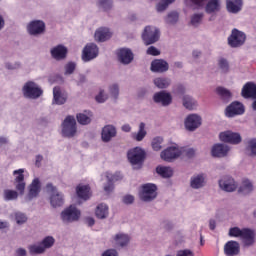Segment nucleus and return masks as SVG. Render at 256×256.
Returning <instances> with one entry per match:
<instances>
[{"label": "nucleus", "mask_w": 256, "mask_h": 256, "mask_svg": "<svg viewBox=\"0 0 256 256\" xmlns=\"http://www.w3.org/2000/svg\"><path fill=\"white\" fill-rule=\"evenodd\" d=\"M179 21V13L177 12H171L168 14L166 22L170 25H173L174 23H177Z\"/></svg>", "instance_id": "48"}, {"label": "nucleus", "mask_w": 256, "mask_h": 256, "mask_svg": "<svg viewBox=\"0 0 256 256\" xmlns=\"http://www.w3.org/2000/svg\"><path fill=\"white\" fill-rule=\"evenodd\" d=\"M160 157L161 159H163V161H167L168 163H171L173 159H177V157H181V151L179 150V148L175 146H171L163 150L160 154Z\"/></svg>", "instance_id": "12"}, {"label": "nucleus", "mask_w": 256, "mask_h": 256, "mask_svg": "<svg viewBox=\"0 0 256 256\" xmlns=\"http://www.w3.org/2000/svg\"><path fill=\"white\" fill-rule=\"evenodd\" d=\"M95 215L97 219H107V217L109 216V206L103 203L99 204L96 207Z\"/></svg>", "instance_id": "33"}, {"label": "nucleus", "mask_w": 256, "mask_h": 256, "mask_svg": "<svg viewBox=\"0 0 256 256\" xmlns=\"http://www.w3.org/2000/svg\"><path fill=\"white\" fill-rule=\"evenodd\" d=\"M244 99H256V84L253 82H247L241 92Z\"/></svg>", "instance_id": "20"}, {"label": "nucleus", "mask_w": 256, "mask_h": 256, "mask_svg": "<svg viewBox=\"0 0 256 256\" xmlns=\"http://www.w3.org/2000/svg\"><path fill=\"white\" fill-rule=\"evenodd\" d=\"M76 193L79 199H83V201H87L91 199V187L89 185H79L76 187Z\"/></svg>", "instance_id": "31"}, {"label": "nucleus", "mask_w": 256, "mask_h": 256, "mask_svg": "<svg viewBox=\"0 0 256 256\" xmlns=\"http://www.w3.org/2000/svg\"><path fill=\"white\" fill-rule=\"evenodd\" d=\"M109 91L114 99H117V97H119V85L113 84L112 86H110Z\"/></svg>", "instance_id": "54"}, {"label": "nucleus", "mask_w": 256, "mask_h": 256, "mask_svg": "<svg viewBox=\"0 0 256 256\" xmlns=\"http://www.w3.org/2000/svg\"><path fill=\"white\" fill-rule=\"evenodd\" d=\"M219 137L223 143H231L232 145L241 143V135L232 131L221 132Z\"/></svg>", "instance_id": "11"}, {"label": "nucleus", "mask_w": 256, "mask_h": 256, "mask_svg": "<svg viewBox=\"0 0 256 256\" xmlns=\"http://www.w3.org/2000/svg\"><path fill=\"white\" fill-rule=\"evenodd\" d=\"M53 103L55 105H65L67 103V94L62 93L59 86L53 88Z\"/></svg>", "instance_id": "25"}, {"label": "nucleus", "mask_w": 256, "mask_h": 256, "mask_svg": "<svg viewBox=\"0 0 256 256\" xmlns=\"http://www.w3.org/2000/svg\"><path fill=\"white\" fill-rule=\"evenodd\" d=\"M251 191H253V184L249 180H244L238 189V192L244 195L251 193Z\"/></svg>", "instance_id": "40"}, {"label": "nucleus", "mask_w": 256, "mask_h": 256, "mask_svg": "<svg viewBox=\"0 0 256 256\" xmlns=\"http://www.w3.org/2000/svg\"><path fill=\"white\" fill-rule=\"evenodd\" d=\"M219 187L227 193H233L237 189V182L230 176H225L219 181Z\"/></svg>", "instance_id": "13"}, {"label": "nucleus", "mask_w": 256, "mask_h": 256, "mask_svg": "<svg viewBox=\"0 0 256 256\" xmlns=\"http://www.w3.org/2000/svg\"><path fill=\"white\" fill-rule=\"evenodd\" d=\"M28 32L30 35H41L45 33V22L41 20H34L28 25Z\"/></svg>", "instance_id": "16"}, {"label": "nucleus", "mask_w": 256, "mask_h": 256, "mask_svg": "<svg viewBox=\"0 0 256 256\" xmlns=\"http://www.w3.org/2000/svg\"><path fill=\"white\" fill-rule=\"evenodd\" d=\"M183 106L186 109H189V111H193V109H195V107H197V102H195V100L193 98H191L190 96H184L183 97Z\"/></svg>", "instance_id": "42"}, {"label": "nucleus", "mask_w": 256, "mask_h": 256, "mask_svg": "<svg viewBox=\"0 0 256 256\" xmlns=\"http://www.w3.org/2000/svg\"><path fill=\"white\" fill-rule=\"evenodd\" d=\"M99 55V48L94 44H87L82 52V60L87 63L88 61H92Z\"/></svg>", "instance_id": "10"}, {"label": "nucleus", "mask_w": 256, "mask_h": 256, "mask_svg": "<svg viewBox=\"0 0 256 256\" xmlns=\"http://www.w3.org/2000/svg\"><path fill=\"white\" fill-rule=\"evenodd\" d=\"M186 157H188L189 159H191V157H195V149L190 148L186 150Z\"/></svg>", "instance_id": "63"}, {"label": "nucleus", "mask_w": 256, "mask_h": 256, "mask_svg": "<svg viewBox=\"0 0 256 256\" xmlns=\"http://www.w3.org/2000/svg\"><path fill=\"white\" fill-rule=\"evenodd\" d=\"M245 113V107L240 102H232L226 108L227 117H235V115H243Z\"/></svg>", "instance_id": "15"}, {"label": "nucleus", "mask_w": 256, "mask_h": 256, "mask_svg": "<svg viewBox=\"0 0 256 256\" xmlns=\"http://www.w3.org/2000/svg\"><path fill=\"white\" fill-rule=\"evenodd\" d=\"M241 251V246L239 242L230 240L224 245V253L226 256L239 255Z\"/></svg>", "instance_id": "17"}, {"label": "nucleus", "mask_w": 256, "mask_h": 256, "mask_svg": "<svg viewBox=\"0 0 256 256\" xmlns=\"http://www.w3.org/2000/svg\"><path fill=\"white\" fill-rule=\"evenodd\" d=\"M91 117H93V114L91 112L85 113H78L76 115V119L80 125H89L91 123Z\"/></svg>", "instance_id": "36"}, {"label": "nucleus", "mask_w": 256, "mask_h": 256, "mask_svg": "<svg viewBox=\"0 0 256 256\" xmlns=\"http://www.w3.org/2000/svg\"><path fill=\"white\" fill-rule=\"evenodd\" d=\"M157 197V186L155 184H144L142 186V192L140 194V199L142 201H153Z\"/></svg>", "instance_id": "8"}, {"label": "nucleus", "mask_w": 256, "mask_h": 256, "mask_svg": "<svg viewBox=\"0 0 256 256\" xmlns=\"http://www.w3.org/2000/svg\"><path fill=\"white\" fill-rule=\"evenodd\" d=\"M154 102L155 103H161L164 107H167V105H171L173 98L171 97V94L161 91L154 94Z\"/></svg>", "instance_id": "22"}, {"label": "nucleus", "mask_w": 256, "mask_h": 256, "mask_svg": "<svg viewBox=\"0 0 256 256\" xmlns=\"http://www.w3.org/2000/svg\"><path fill=\"white\" fill-rule=\"evenodd\" d=\"M151 71L154 73H165L169 71V63L163 59L153 60L151 63Z\"/></svg>", "instance_id": "21"}, {"label": "nucleus", "mask_w": 256, "mask_h": 256, "mask_svg": "<svg viewBox=\"0 0 256 256\" xmlns=\"http://www.w3.org/2000/svg\"><path fill=\"white\" fill-rule=\"evenodd\" d=\"M62 134L64 137H75L77 134V120L74 116H67L62 123Z\"/></svg>", "instance_id": "3"}, {"label": "nucleus", "mask_w": 256, "mask_h": 256, "mask_svg": "<svg viewBox=\"0 0 256 256\" xmlns=\"http://www.w3.org/2000/svg\"><path fill=\"white\" fill-rule=\"evenodd\" d=\"M246 153L250 157H256V139L252 138L246 142Z\"/></svg>", "instance_id": "35"}, {"label": "nucleus", "mask_w": 256, "mask_h": 256, "mask_svg": "<svg viewBox=\"0 0 256 256\" xmlns=\"http://www.w3.org/2000/svg\"><path fill=\"white\" fill-rule=\"evenodd\" d=\"M243 235V229H240L239 227H233L229 230V236L230 237H240Z\"/></svg>", "instance_id": "50"}, {"label": "nucleus", "mask_w": 256, "mask_h": 256, "mask_svg": "<svg viewBox=\"0 0 256 256\" xmlns=\"http://www.w3.org/2000/svg\"><path fill=\"white\" fill-rule=\"evenodd\" d=\"M147 55H152L153 57H157V55H161V51L157 49L155 46H150L147 49Z\"/></svg>", "instance_id": "56"}, {"label": "nucleus", "mask_w": 256, "mask_h": 256, "mask_svg": "<svg viewBox=\"0 0 256 256\" xmlns=\"http://www.w3.org/2000/svg\"><path fill=\"white\" fill-rule=\"evenodd\" d=\"M50 53L53 59H56V61H61V59H65V57H67V47L58 45L52 48Z\"/></svg>", "instance_id": "28"}, {"label": "nucleus", "mask_w": 256, "mask_h": 256, "mask_svg": "<svg viewBox=\"0 0 256 256\" xmlns=\"http://www.w3.org/2000/svg\"><path fill=\"white\" fill-rule=\"evenodd\" d=\"M23 95L27 99H39L43 95V89L33 81H28L22 88Z\"/></svg>", "instance_id": "2"}, {"label": "nucleus", "mask_w": 256, "mask_h": 256, "mask_svg": "<svg viewBox=\"0 0 256 256\" xmlns=\"http://www.w3.org/2000/svg\"><path fill=\"white\" fill-rule=\"evenodd\" d=\"M104 93V90H100L99 94L95 97L97 103H105V101H107V95Z\"/></svg>", "instance_id": "55"}, {"label": "nucleus", "mask_w": 256, "mask_h": 256, "mask_svg": "<svg viewBox=\"0 0 256 256\" xmlns=\"http://www.w3.org/2000/svg\"><path fill=\"white\" fill-rule=\"evenodd\" d=\"M146 155L145 150L140 147H135L127 153L128 161L131 165H143Z\"/></svg>", "instance_id": "5"}, {"label": "nucleus", "mask_w": 256, "mask_h": 256, "mask_svg": "<svg viewBox=\"0 0 256 256\" xmlns=\"http://www.w3.org/2000/svg\"><path fill=\"white\" fill-rule=\"evenodd\" d=\"M245 41H247V35L245 32L234 28L231 31V34L228 37V45L232 49H238L239 47H243L245 45Z\"/></svg>", "instance_id": "1"}, {"label": "nucleus", "mask_w": 256, "mask_h": 256, "mask_svg": "<svg viewBox=\"0 0 256 256\" xmlns=\"http://www.w3.org/2000/svg\"><path fill=\"white\" fill-rule=\"evenodd\" d=\"M100 7H103L104 11H108L113 5V0H99Z\"/></svg>", "instance_id": "53"}, {"label": "nucleus", "mask_w": 256, "mask_h": 256, "mask_svg": "<svg viewBox=\"0 0 256 256\" xmlns=\"http://www.w3.org/2000/svg\"><path fill=\"white\" fill-rule=\"evenodd\" d=\"M40 244H42L44 250L50 249V247H53V245H55V238H53L52 236L45 237Z\"/></svg>", "instance_id": "44"}, {"label": "nucleus", "mask_w": 256, "mask_h": 256, "mask_svg": "<svg viewBox=\"0 0 256 256\" xmlns=\"http://www.w3.org/2000/svg\"><path fill=\"white\" fill-rule=\"evenodd\" d=\"M190 1L194 5H197V7H203V5H205V1L207 0H190Z\"/></svg>", "instance_id": "62"}, {"label": "nucleus", "mask_w": 256, "mask_h": 256, "mask_svg": "<svg viewBox=\"0 0 256 256\" xmlns=\"http://www.w3.org/2000/svg\"><path fill=\"white\" fill-rule=\"evenodd\" d=\"M203 20V13L200 14H194L191 17V25L197 26L201 21Z\"/></svg>", "instance_id": "52"}, {"label": "nucleus", "mask_w": 256, "mask_h": 256, "mask_svg": "<svg viewBox=\"0 0 256 256\" xmlns=\"http://www.w3.org/2000/svg\"><path fill=\"white\" fill-rule=\"evenodd\" d=\"M154 84L158 89H167L171 85V80L169 78H156L154 79Z\"/></svg>", "instance_id": "41"}, {"label": "nucleus", "mask_w": 256, "mask_h": 256, "mask_svg": "<svg viewBox=\"0 0 256 256\" xmlns=\"http://www.w3.org/2000/svg\"><path fill=\"white\" fill-rule=\"evenodd\" d=\"M111 37H113V32L106 27L98 28L94 34V39L98 41V43H105V41H109Z\"/></svg>", "instance_id": "14"}, {"label": "nucleus", "mask_w": 256, "mask_h": 256, "mask_svg": "<svg viewBox=\"0 0 256 256\" xmlns=\"http://www.w3.org/2000/svg\"><path fill=\"white\" fill-rule=\"evenodd\" d=\"M41 193V181L35 178L29 186L28 198L35 199Z\"/></svg>", "instance_id": "26"}, {"label": "nucleus", "mask_w": 256, "mask_h": 256, "mask_svg": "<svg viewBox=\"0 0 256 256\" xmlns=\"http://www.w3.org/2000/svg\"><path fill=\"white\" fill-rule=\"evenodd\" d=\"M15 219L18 225H23V223L27 222V216L21 212L15 214Z\"/></svg>", "instance_id": "51"}, {"label": "nucleus", "mask_w": 256, "mask_h": 256, "mask_svg": "<svg viewBox=\"0 0 256 256\" xmlns=\"http://www.w3.org/2000/svg\"><path fill=\"white\" fill-rule=\"evenodd\" d=\"M162 143H163V139L161 137H155L152 140V149H153V151H161Z\"/></svg>", "instance_id": "47"}, {"label": "nucleus", "mask_w": 256, "mask_h": 256, "mask_svg": "<svg viewBox=\"0 0 256 256\" xmlns=\"http://www.w3.org/2000/svg\"><path fill=\"white\" fill-rule=\"evenodd\" d=\"M81 217V211L77 207L70 205L61 213V219L64 223H73V221H79Z\"/></svg>", "instance_id": "7"}, {"label": "nucleus", "mask_w": 256, "mask_h": 256, "mask_svg": "<svg viewBox=\"0 0 256 256\" xmlns=\"http://www.w3.org/2000/svg\"><path fill=\"white\" fill-rule=\"evenodd\" d=\"M228 13H239L243 9V0H226Z\"/></svg>", "instance_id": "29"}, {"label": "nucleus", "mask_w": 256, "mask_h": 256, "mask_svg": "<svg viewBox=\"0 0 256 256\" xmlns=\"http://www.w3.org/2000/svg\"><path fill=\"white\" fill-rule=\"evenodd\" d=\"M185 127L188 131H195V129L201 127V117L197 114L189 115L185 120Z\"/></svg>", "instance_id": "18"}, {"label": "nucleus", "mask_w": 256, "mask_h": 256, "mask_svg": "<svg viewBox=\"0 0 256 256\" xmlns=\"http://www.w3.org/2000/svg\"><path fill=\"white\" fill-rule=\"evenodd\" d=\"M25 170L24 169H18L13 171V175L15 177L14 179V185H16V189L19 191L20 195H23L25 193Z\"/></svg>", "instance_id": "9"}, {"label": "nucleus", "mask_w": 256, "mask_h": 256, "mask_svg": "<svg viewBox=\"0 0 256 256\" xmlns=\"http://www.w3.org/2000/svg\"><path fill=\"white\" fill-rule=\"evenodd\" d=\"M216 93L219 95V97H221V100L225 101L226 103L231 99V92L224 87L216 88Z\"/></svg>", "instance_id": "39"}, {"label": "nucleus", "mask_w": 256, "mask_h": 256, "mask_svg": "<svg viewBox=\"0 0 256 256\" xmlns=\"http://www.w3.org/2000/svg\"><path fill=\"white\" fill-rule=\"evenodd\" d=\"M117 55L120 63H123L124 65H129V63L133 61V52L130 49L121 48L118 50Z\"/></svg>", "instance_id": "23"}, {"label": "nucleus", "mask_w": 256, "mask_h": 256, "mask_svg": "<svg viewBox=\"0 0 256 256\" xmlns=\"http://www.w3.org/2000/svg\"><path fill=\"white\" fill-rule=\"evenodd\" d=\"M129 241H131L129 235L119 233L114 237V246L116 249H123V247H127V245H129Z\"/></svg>", "instance_id": "24"}, {"label": "nucleus", "mask_w": 256, "mask_h": 256, "mask_svg": "<svg viewBox=\"0 0 256 256\" xmlns=\"http://www.w3.org/2000/svg\"><path fill=\"white\" fill-rule=\"evenodd\" d=\"M117 135V130L113 127V125H107L102 129V141L104 143H108L111 141L113 137Z\"/></svg>", "instance_id": "30"}, {"label": "nucleus", "mask_w": 256, "mask_h": 256, "mask_svg": "<svg viewBox=\"0 0 256 256\" xmlns=\"http://www.w3.org/2000/svg\"><path fill=\"white\" fill-rule=\"evenodd\" d=\"M212 157H227L229 146L224 144H215L211 150Z\"/></svg>", "instance_id": "27"}, {"label": "nucleus", "mask_w": 256, "mask_h": 256, "mask_svg": "<svg viewBox=\"0 0 256 256\" xmlns=\"http://www.w3.org/2000/svg\"><path fill=\"white\" fill-rule=\"evenodd\" d=\"M113 189H114L113 180L109 179L108 184L104 186V191H106V193H111Z\"/></svg>", "instance_id": "60"}, {"label": "nucleus", "mask_w": 256, "mask_h": 256, "mask_svg": "<svg viewBox=\"0 0 256 256\" xmlns=\"http://www.w3.org/2000/svg\"><path fill=\"white\" fill-rule=\"evenodd\" d=\"M146 136H147V131L145 130V123L141 122L139 125L138 132L134 133L132 137L133 139H135V141H143V139H145Z\"/></svg>", "instance_id": "38"}, {"label": "nucleus", "mask_w": 256, "mask_h": 256, "mask_svg": "<svg viewBox=\"0 0 256 256\" xmlns=\"http://www.w3.org/2000/svg\"><path fill=\"white\" fill-rule=\"evenodd\" d=\"M218 66L222 73H229V62L225 58H220L218 60Z\"/></svg>", "instance_id": "46"}, {"label": "nucleus", "mask_w": 256, "mask_h": 256, "mask_svg": "<svg viewBox=\"0 0 256 256\" xmlns=\"http://www.w3.org/2000/svg\"><path fill=\"white\" fill-rule=\"evenodd\" d=\"M29 252L31 253V255H40L41 253H45V248L40 243V245L30 246L29 247Z\"/></svg>", "instance_id": "43"}, {"label": "nucleus", "mask_w": 256, "mask_h": 256, "mask_svg": "<svg viewBox=\"0 0 256 256\" xmlns=\"http://www.w3.org/2000/svg\"><path fill=\"white\" fill-rule=\"evenodd\" d=\"M102 256H119V254L117 253V250L115 249H109V250H106Z\"/></svg>", "instance_id": "61"}, {"label": "nucleus", "mask_w": 256, "mask_h": 256, "mask_svg": "<svg viewBox=\"0 0 256 256\" xmlns=\"http://www.w3.org/2000/svg\"><path fill=\"white\" fill-rule=\"evenodd\" d=\"M176 256H195V253H193V251H191L190 249H185L179 250Z\"/></svg>", "instance_id": "57"}, {"label": "nucleus", "mask_w": 256, "mask_h": 256, "mask_svg": "<svg viewBox=\"0 0 256 256\" xmlns=\"http://www.w3.org/2000/svg\"><path fill=\"white\" fill-rule=\"evenodd\" d=\"M46 189L49 193H52L50 196V205L54 208L62 207L65 200L63 199V194L57 192V188L53 184L48 183Z\"/></svg>", "instance_id": "6"}, {"label": "nucleus", "mask_w": 256, "mask_h": 256, "mask_svg": "<svg viewBox=\"0 0 256 256\" xmlns=\"http://www.w3.org/2000/svg\"><path fill=\"white\" fill-rule=\"evenodd\" d=\"M240 239H242L244 247H251V245L255 244V231L244 228Z\"/></svg>", "instance_id": "19"}, {"label": "nucleus", "mask_w": 256, "mask_h": 256, "mask_svg": "<svg viewBox=\"0 0 256 256\" xmlns=\"http://www.w3.org/2000/svg\"><path fill=\"white\" fill-rule=\"evenodd\" d=\"M133 201H135V197H133V195H126L123 197V203H125V205H131Z\"/></svg>", "instance_id": "58"}, {"label": "nucleus", "mask_w": 256, "mask_h": 256, "mask_svg": "<svg viewBox=\"0 0 256 256\" xmlns=\"http://www.w3.org/2000/svg\"><path fill=\"white\" fill-rule=\"evenodd\" d=\"M19 194L15 190H5L4 191V199L5 201H13V199H17Z\"/></svg>", "instance_id": "45"}, {"label": "nucleus", "mask_w": 256, "mask_h": 256, "mask_svg": "<svg viewBox=\"0 0 256 256\" xmlns=\"http://www.w3.org/2000/svg\"><path fill=\"white\" fill-rule=\"evenodd\" d=\"M156 173L163 177L164 179H169V177H173V169L171 167L158 166L156 168Z\"/></svg>", "instance_id": "34"}, {"label": "nucleus", "mask_w": 256, "mask_h": 256, "mask_svg": "<svg viewBox=\"0 0 256 256\" xmlns=\"http://www.w3.org/2000/svg\"><path fill=\"white\" fill-rule=\"evenodd\" d=\"M167 7H169V2L163 0V2H161L157 5V11H165V9H167Z\"/></svg>", "instance_id": "59"}, {"label": "nucleus", "mask_w": 256, "mask_h": 256, "mask_svg": "<svg viewBox=\"0 0 256 256\" xmlns=\"http://www.w3.org/2000/svg\"><path fill=\"white\" fill-rule=\"evenodd\" d=\"M203 185H205V177H203V174H200L191 179V188L192 189H201V187H203Z\"/></svg>", "instance_id": "37"}, {"label": "nucleus", "mask_w": 256, "mask_h": 256, "mask_svg": "<svg viewBox=\"0 0 256 256\" xmlns=\"http://www.w3.org/2000/svg\"><path fill=\"white\" fill-rule=\"evenodd\" d=\"M160 32L159 29L153 26H146L142 33V41L145 45H153L159 41Z\"/></svg>", "instance_id": "4"}, {"label": "nucleus", "mask_w": 256, "mask_h": 256, "mask_svg": "<svg viewBox=\"0 0 256 256\" xmlns=\"http://www.w3.org/2000/svg\"><path fill=\"white\" fill-rule=\"evenodd\" d=\"M76 67H77V64H75V62H68L65 65V75H73Z\"/></svg>", "instance_id": "49"}, {"label": "nucleus", "mask_w": 256, "mask_h": 256, "mask_svg": "<svg viewBox=\"0 0 256 256\" xmlns=\"http://www.w3.org/2000/svg\"><path fill=\"white\" fill-rule=\"evenodd\" d=\"M218 11H221V2L219 0H209L205 6V12L211 15L212 13H218Z\"/></svg>", "instance_id": "32"}, {"label": "nucleus", "mask_w": 256, "mask_h": 256, "mask_svg": "<svg viewBox=\"0 0 256 256\" xmlns=\"http://www.w3.org/2000/svg\"><path fill=\"white\" fill-rule=\"evenodd\" d=\"M16 255L17 256H27V251L23 248H19L17 251H16Z\"/></svg>", "instance_id": "64"}]
</instances>
